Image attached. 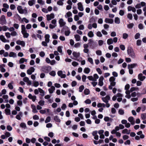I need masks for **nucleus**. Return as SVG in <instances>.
I'll return each mask as SVG.
<instances>
[{"mask_svg":"<svg viewBox=\"0 0 146 146\" xmlns=\"http://www.w3.org/2000/svg\"><path fill=\"white\" fill-rule=\"evenodd\" d=\"M128 54L129 56L133 58H135V55L132 48L131 47H128L127 50Z\"/></svg>","mask_w":146,"mask_h":146,"instance_id":"f257e3e1","label":"nucleus"},{"mask_svg":"<svg viewBox=\"0 0 146 146\" xmlns=\"http://www.w3.org/2000/svg\"><path fill=\"white\" fill-rule=\"evenodd\" d=\"M51 69L52 68L50 66H44L41 67L40 70L45 73H48L51 70Z\"/></svg>","mask_w":146,"mask_h":146,"instance_id":"f03ea898","label":"nucleus"},{"mask_svg":"<svg viewBox=\"0 0 146 146\" xmlns=\"http://www.w3.org/2000/svg\"><path fill=\"white\" fill-rule=\"evenodd\" d=\"M65 32V35L66 36H68L70 33V29L67 26H65L63 27L61 30V33H63Z\"/></svg>","mask_w":146,"mask_h":146,"instance_id":"7ed1b4c3","label":"nucleus"},{"mask_svg":"<svg viewBox=\"0 0 146 146\" xmlns=\"http://www.w3.org/2000/svg\"><path fill=\"white\" fill-rule=\"evenodd\" d=\"M72 54L74 57L75 58L74 59L79 61H80L82 59L80 56V54L79 52L74 51L73 52Z\"/></svg>","mask_w":146,"mask_h":146,"instance_id":"20e7f679","label":"nucleus"},{"mask_svg":"<svg viewBox=\"0 0 146 146\" xmlns=\"http://www.w3.org/2000/svg\"><path fill=\"white\" fill-rule=\"evenodd\" d=\"M6 23V21L5 16L4 15L1 16L0 18V24L3 25L5 24Z\"/></svg>","mask_w":146,"mask_h":146,"instance_id":"39448f33","label":"nucleus"},{"mask_svg":"<svg viewBox=\"0 0 146 146\" xmlns=\"http://www.w3.org/2000/svg\"><path fill=\"white\" fill-rule=\"evenodd\" d=\"M110 98L109 95H107L105 97H103L102 99V100L105 103L108 102L110 100Z\"/></svg>","mask_w":146,"mask_h":146,"instance_id":"423d86ee","label":"nucleus"},{"mask_svg":"<svg viewBox=\"0 0 146 146\" xmlns=\"http://www.w3.org/2000/svg\"><path fill=\"white\" fill-rule=\"evenodd\" d=\"M138 65L136 63H133L131 64H129L127 66V68L128 69H131L134 68L135 67H137Z\"/></svg>","mask_w":146,"mask_h":146,"instance_id":"0eeeda50","label":"nucleus"},{"mask_svg":"<svg viewBox=\"0 0 146 146\" xmlns=\"http://www.w3.org/2000/svg\"><path fill=\"white\" fill-rule=\"evenodd\" d=\"M57 74L61 78H64L66 77V74H63L62 71L61 70L58 71V72Z\"/></svg>","mask_w":146,"mask_h":146,"instance_id":"6e6552de","label":"nucleus"},{"mask_svg":"<svg viewBox=\"0 0 146 146\" xmlns=\"http://www.w3.org/2000/svg\"><path fill=\"white\" fill-rule=\"evenodd\" d=\"M35 69L33 67H30L29 69L27 71V73L29 75H31L32 73L34 72Z\"/></svg>","mask_w":146,"mask_h":146,"instance_id":"1a4fd4ad","label":"nucleus"},{"mask_svg":"<svg viewBox=\"0 0 146 146\" xmlns=\"http://www.w3.org/2000/svg\"><path fill=\"white\" fill-rule=\"evenodd\" d=\"M46 18L48 21L51 20L52 19H53L54 17V15L53 13H51L50 15H46Z\"/></svg>","mask_w":146,"mask_h":146,"instance_id":"9d476101","label":"nucleus"},{"mask_svg":"<svg viewBox=\"0 0 146 146\" xmlns=\"http://www.w3.org/2000/svg\"><path fill=\"white\" fill-rule=\"evenodd\" d=\"M59 23L60 24V27H64V26L66 24V23L64 21L63 19L62 18L60 19Z\"/></svg>","mask_w":146,"mask_h":146,"instance_id":"9b49d317","label":"nucleus"},{"mask_svg":"<svg viewBox=\"0 0 146 146\" xmlns=\"http://www.w3.org/2000/svg\"><path fill=\"white\" fill-rule=\"evenodd\" d=\"M138 78L139 80L141 81H142L145 79V77L144 76H143V74L142 73H140L138 75Z\"/></svg>","mask_w":146,"mask_h":146,"instance_id":"f8f14e48","label":"nucleus"},{"mask_svg":"<svg viewBox=\"0 0 146 146\" xmlns=\"http://www.w3.org/2000/svg\"><path fill=\"white\" fill-rule=\"evenodd\" d=\"M16 43L17 44L21 45L23 47L25 46V43L23 41L18 40L16 41Z\"/></svg>","mask_w":146,"mask_h":146,"instance_id":"ddd939ff","label":"nucleus"},{"mask_svg":"<svg viewBox=\"0 0 146 146\" xmlns=\"http://www.w3.org/2000/svg\"><path fill=\"white\" fill-rule=\"evenodd\" d=\"M78 9L80 11H83L84 10V8L83 5L81 2H79L78 3Z\"/></svg>","mask_w":146,"mask_h":146,"instance_id":"4468645a","label":"nucleus"},{"mask_svg":"<svg viewBox=\"0 0 146 146\" xmlns=\"http://www.w3.org/2000/svg\"><path fill=\"white\" fill-rule=\"evenodd\" d=\"M128 120L131 123V125H134L135 124V121L134 120V118L133 117L131 116L129 117Z\"/></svg>","mask_w":146,"mask_h":146,"instance_id":"2eb2a0df","label":"nucleus"},{"mask_svg":"<svg viewBox=\"0 0 146 146\" xmlns=\"http://www.w3.org/2000/svg\"><path fill=\"white\" fill-rule=\"evenodd\" d=\"M105 22L106 23L112 24L113 22V20L112 19L106 18L105 19Z\"/></svg>","mask_w":146,"mask_h":146,"instance_id":"dca6fc26","label":"nucleus"},{"mask_svg":"<svg viewBox=\"0 0 146 146\" xmlns=\"http://www.w3.org/2000/svg\"><path fill=\"white\" fill-rule=\"evenodd\" d=\"M110 84L108 86V88L110 90H112L113 89V87L116 84L115 82H110Z\"/></svg>","mask_w":146,"mask_h":146,"instance_id":"f3484780","label":"nucleus"},{"mask_svg":"<svg viewBox=\"0 0 146 146\" xmlns=\"http://www.w3.org/2000/svg\"><path fill=\"white\" fill-rule=\"evenodd\" d=\"M17 10H18L19 13L20 14H23V9L22 7L21 6H18L17 7Z\"/></svg>","mask_w":146,"mask_h":146,"instance_id":"a211bd4d","label":"nucleus"},{"mask_svg":"<svg viewBox=\"0 0 146 146\" xmlns=\"http://www.w3.org/2000/svg\"><path fill=\"white\" fill-rule=\"evenodd\" d=\"M50 36L49 34H46L45 35V41L47 43H48L50 41L49 38Z\"/></svg>","mask_w":146,"mask_h":146,"instance_id":"6ab92c4d","label":"nucleus"},{"mask_svg":"<svg viewBox=\"0 0 146 146\" xmlns=\"http://www.w3.org/2000/svg\"><path fill=\"white\" fill-rule=\"evenodd\" d=\"M38 90L39 92L40 93V95L42 96H43L45 95V92L42 89L39 88Z\"/></svg>","mask_w":146,"mask_h":146,"instance_id":"aec40b11","label":"nucleus"},{"mask_svg":"<svg viewBox=\"0 0 146 146\" xmlns=\"http://www.w3.org/2000/svg\"><path fill=\"white\" fill-rule=\"evenodd\" d=\"M55 87L53 86H52L50 88L48 89V91L50 94H52L53 93L54 91L55 90Z\"/></svg>","mask_w":146,"mask_h":146,"instance_id":"412c9836","label":"nucleus"},{"mask_svg":"<svg viewBox=\"0 0 146 146\" xmlns=\"http://www.w3.org/2000/svg\"><path fill=\"white\" fill-rule=\"evenodd\" d=\"M0 39L4 42H7V40L5 38L4 36L3 35L0 36Z\"/></svg>","mask_w":146,"mask_h":146,"instance_id":"4be33fe9","label":"nucleus"},{"mask_svg":"<svg viewBox=\"0 0 146 146\" xmlns=\"http://www.w3.org/2000/svg\"><path fill=\"white\" fill-rule=\"evenodd\" d=\"M22 33L23 35V37L24 38H27L29 35V34L27 33L26 31L23 32Z\"/></svg>","mask_w":146,"mask_h":146,"instance_id":"5701e85b","label":"nucleus"},{"mask_svg":"<svg viewBox=\"0 0 146 146\" xmlns=\"http://www.w3.org/2000/svg\"><path fill=\"white\" fill-rule=\"evenodd\" d=\"M113 43V40L112 38H110L107 40V43L108 45H110Z\"/></svg>","mask_w":146,"mask_h":146,"instance_id":"b1692460","label":"nucleus"},{"mask_svg":"<svg viewBox=\"0 0 146 146\" xmlns=\"http://www.w3.org/2000/svg\"><path fill=\"white\" fill-rule=\"evenodd\" d=\"M9 56L10 57L15 58L16 57V54L14 52H11L9 53Z\"/></svg>","mask_w":146,"mask_h":146,"instance_id":"393cba45","label":"nucleus"},{"mask_svg":"<svg viewBox=\"0 0 146 146\" xmlns=\"http://www.w3.org/2000/svg\"><path fill=\"white\" fill-rule=\"evenodd\" d=\"M35 0H29L28 1V4L29 5L31 6H33L35 3Z\"/></svg>","mask_w":146,"mask_h":146,"instance_id":"a878e982","label":"nucleus"},{"mask_svg":"<svg viewBox=\"0 0 146 146\" xmlns=\"http://www.w3.org/2000/svg\"><path fill=\"white\" fill-rule=\"evenodd\" d=\"M72 13L70 11L68 12L66 14V15H65V17L66 18H67V17H71L72 16Z\"/></svg>","mask_w":146,"mask_h":146,"instance_id":"bb28decb","label":"nucleus"},{"mask_svg":"<svg viewBox=\"0 0 146 146\" xmlns=\"http://www.w3.org/2000/svg\"><path fill=\"white\" fill-rule=\"evenodd\" d=\"M90 71V69L88 68H86L84 70V72L86 74H88Z\"/></svg>","mask_w":146,"mask_h":146,"instance_id":"cd10ccee","label":"nucleus"},{"mask_svg":"<svg viewBox=\"0 0 146 146\" xmlns=\"http://www.w3.org/2000/svg\"><path fill=\"white\" fill-rule=\"evenodd\" d=\"M54 120L56 122H60V120L59 118L58 117L57 115L55 116L54 117Z\"/></svg>","mask_w":146,"mask_h":146,"instance_id":"c85d7f7f","label":"nucleus"},{"mask_svg":"<svg viewBox=\"0 0 146 146\" xmlns=\"http://www.w3.org/2000/svg\"><path fill=\"white\" fill-rule=\"evenodd\" d=\"M104 121H111L112 120V119L109 118L108 117H105L104 118Z\"/></svg>","mask_w":146,"mask_h":146,"instance_id":"c756f323","label":"nucleus"},{"mask_svg":"<svg viewBox=\"0 0 146 146\" xmlns=\"http://www.w3.org/2000/svg\"><path fill=\"white\" fill-rule=\"evenodd\" d=\"M88 35L89 37L91 38L94 36V34L92 31H90L88 33Z\"/></svg>","mask_w":146,"mask_h":146,"instance_id":"7c9ffc66","label":"nucleus"},{"mask_svg":"<svg viewBox=\"0 0 146 146\" xmlns=\"http://www.w3.org/2000/svg\"><path fill=\"white\" fill-rule=\"evenodd\" d=\"M114 21L115 23L117 24H119L120 23V19L118 17H115V18Z\"/></svg>","mask_w":146,"mask_h":146,"instance_id":"2f4dec72","label":"nucleus"},{"mask_svg":"<svg viewBox=\"0 0 146 146\" xmlns=\"http://www.w3.org/2000/svg\"><path fill=\"white\" fill-rule=\"evenodd\" d=\"M74 37L76 41H78L80 40V36L78 35H76L74 36Z\"/></svg>","mask_w":146,"mask_h":146,"instance_id":"473e14b6","label":"nucleus"},{"mask_svg":"<svg viewBox=\"0 0 146 146\" xmlns=\"http://www.w3.org/2000/svg\"><path fill=\"white\" fill-rule=\"evenodd\" d=\"M5 111L6 115H10L11 114V111L10 110L6 108L5 110Z\"/></svg>","mask_w":146,"mask_h":146,"instance_id":"72a5a7b5","label":"nucleus"},{"mask_svg":"<svg viewBox=\"0 0 146 146\" xmlns=\"http://www.w3.org/2000/svg\"><path fill=\"white\" fill-rule=\"evenodd\" d=\"M134 26V24L133 23H130L127 25V27L129 29H132Z\"/></svg>","mask_w":146,"mask_h":146,"instance_id":"f704fd0d","label":"nucleus"},{"mask_svg":"<svg viewBox=\"0 0 146 146\" xmlns=\"http://www.w3.org/2000/svg\"><path fill=\"white\" fill-rule=\"evenodd\" d=\"M20 126L23 128L25 129L26 127V125L25 123L23 122H22L20 124Z\"/></svg>","mask_w":146,"mask_h":146,"instance_id":"c9c22d12","label":"nucleus"},{"mask_svg":"<svg viewBox=\"0 0 146 146\" xmlns=\"http://www.w3.org/2000/svg\"><path fill=\"white\" fill-rule=\"evenodd\" d=\"M140 35L139 33H137L135 34L134 36V38L135 39H137L139 38Z\"/></svg>","mask_w":146,"mask_h":146,"instance_id":"e433bc0d","label":"nucleus"},{"mask_svg":"<svg viewBox=\"0 0 146 146\" xmlns=\"http://www.w3.org/2000/svg\"><path fill=\"white\" fill-rule=\"evenodd\" d=\"M87 78L90 80L96 81V80H95L92 76H89L87 77Z\"/></svg>","mask_w":146,"mask_h":146,"instance_id":"4c0bfd02","label":"nucleus"},{"mask_svg":"<svg viewBox=\"0 0 146 146\" xmlns=\"http://www.w3.org/2000/svg\"><path fill=\"white\" fill-rule=\"evenodd\" d=\"M21 33L26 31V28L25 25H21Z\"/></svg>","mask_w":146,"mask_h":146,"instance_id":"58836bf2","label":"nucleus"},{"mask_svg":"<svg viewBox=\"0 0 146 146\" xmlns=\"http://www.w3.org/2000/svg\"><path fill=\"white\" fill-rule=\"evenodd\" d=\"M138 90L139 88L138 87H132L130 89V91L131 92H132L134 91H137Z\"/></svg>","mask_w":146,"mask_h":146,"instance_id":"ea45409f","label":"nucleus"},{"mask_svg":"<svg viewBox=\"0 0 146 146\" xmlns=\"http://www.w3.org/2000/svg\"><path fill=\"white\" fill-rule=\"evenodd\" d=\"M44 100H40L38 102V104L40 106H43L44 105Z\"/></svg>","mask_w":146,"mask_h":146,"instance_id":"a19ab883","label":"nucleus"},{"mask_svg":"<svg viewBox=\"0 0 146 146\" xmlns=\"http://www.w3.org/2000/svg\"><path fill=\"white\" fill-rule=\"evenodd\" d=\"M49 74L50 75L53 76H54L56 75V72L54 71H52Z\"/></svg>","mask_w":146,"mask_h":146,"instance_id":"79ce46f5","label":"nucleus"},{"mask_svg":"<svg viewBox=\"0 0 146 146\" xmlns=\"http://www.w3.org/2000/svg\"><path fill=\"white\" fill-rule=\"evenodd\" d=\"M122 133L123 134H129V132H128V130L127 129H125L122 130Z\"/></svg>","mask_w":146,"mask_h":146,"instance_id":"37998d69","label":"nucleus"},{"mask_svg":"<svg viewBox=\"0 0 146 146\" xmlns=\"http://www.w3.org/2000/svg\"><path fill=\"white\" fill-rule=\"evenodd\" d=\"M90 90L89 89H86L84 90V94L85 95H88L89 94Z\"/></svg>","mask_w":146,"mask_h":146,"instance_id":"c03bdc74","label":"nucleus"},{"mask_svg":"<svg viewBox=\"0 0 146 146\" xmlns=\"http://www.w3.org/2000/svg\"><path fill=\"white\" fill-rule=\"evenodd\" d=\"M141 117L143 120H145L146 119V113H144L141 114Z\"/></svg>","mask_w":146,"mask_h":146,"instance_id":"a18cd8bd","label":"nucleus"},{"mask_svg":"<svg viewBox=\"0 0 146 146\" xmlns=\"http://www.w3.org/2000/svg\"><path fill=\"white\" fill-rule=\"evenodd\" d=\"M51 120V118L50 117L48 116V117L45 120V123H47L48 122H49Z\"/></svg>","mask_w":146,"mask_h":146,"instance_id":"49530a36","label":"nucleus"},{"mask_svg":"<svg viewBox=\"0 0 146 146\" xmlns=\"http://www.w3.org/2000/svg\"><path fill=\"white\" fill-rule=\"evenodd\" d=\"M84 89V86L83 85L80 86L79 88V91L80 92H82Z\"/></svg>","mask_w":146,"mask_h":146,"instance_id":"de8ad7c7","label":"nucleus"},{"mask_svg":"<svg viewBox=\"0 0 146 146\" xmlns=\"http://www.w3.org/2000/svg\"><path fill=\"white\" fill-rule=\"evenodd\" d=\"M115 78L113 76L111 77L109 79V81L110 82H114L115 80Z\"/></svg>","mask_w":146,"mask_h":146,"instance_id":"09e8293b","label":"nucleus"},{"mask_svg":"<svg viewBox=\"0 0 146 146\" xmlns=\"http://www.w3.org/2000/svg\"><path fill=\"white\" fill-rule=\"evenodd\" d=\"M128 35L126 33H124L123 34V38L124 39H126L128 37Z\"/></svg>","mask_w":146,"mask_h":146,"instance_id":"8fccbe9b","label":"nucleus"},{"mask_svg":"<svg viewBox=\"0 0 146 146\" xmlns=\"http://www.w3.org/2000/svg\"><path fill=\"white\" fill-rule=\"evenodd\" d=\"M127 17L130 20H132L133 18L132 14L131 13H128L127 15Z\"/></svg>","mask_w":146,"mask_h":146,"instance_id":"3c124183","label":"nucleus"},{"mask_svg":"<svg viewBox=\"0 0 146 146\" xmlns=\"http://www.w3.org/2000/svg\"><path fill=\"white\" fill-rule=\"evenodd\" d=\"M88 61L90 62L91 64H93V60L92 58L89 57L88 59Z\"/></svg>","mask_w":146,"mask_h":146,"instance_id":"603ef678","label":"nucleus"},{"mask_svg":"<svg viewBox=\"0 0 146 146\" xmlns=\"http://www.w3.org/2000/svg\"><path fill=\"white\" fill-rule=\"evenodd\" d=\"M119 113L121 115H123L124 114V112L123 110L119 109L118 111Z\"/></svg>","mask_w":146,"mask_h":146,"instance_id":"864d4df0","label":"nucleus"},{"mask_svg":"<svg viewBox=\"0 0 146 146\" xmlns=\"http://www.w3.org/2000/svg\"><path fill=\"white\" fill-rule=\"evenodd\" d=\"M8 86L9 88L10 89L12 90L13 88V86L12 85V84L11 83H9L8 85Z\"/></svg>","mask_w":146,"mask_h":146,"instance_id":"5fc2aeb1","label":"nucleus"},{"mask_svg":"<svg viewBox=\"0 0 146 146\" xmlns=\"http://www.w3.org/2000/svg\"><path fill=\"white\" fill-rule=\"evenodd\" d=\"M17 104L19 106H21L22 105V102L21 100H19L17 101Z\"/></svg>","mask_w":146,"mask_h":146,"instance_id":"6e6d98bb","label":"nucleus"},{"mask_svg":"<svg viewBox=\"0 0 146 146\" xmlns=\"http://www.w3.org/2000/svg\"><path fill=\"white\" fill-rule=\"evenodd\" d=\"M2 27V30L4 31H6L7 30H8V27H7L6 26H3Z\"/></svg>","mask_w":146,"mask_h":146,"instance_id":"4d7b16f0","label":"nucleus"},{"mask_svg":"<svg viewBox=\"0 0 146 146\" xmlns=\"http://www.w3.org/2000/svg\"><path fill=\"white\" fill-rule=\"evenodd\" d=\"M84 102L86 104H89L91 103V101L90 99H88L84 101Z\"/></svg>","mask_w":146,"mask_h":146,"instance_id":"13d9d810","label":"nucleus"},{"mask_svg":"<svg viewBox=\"0 0 146 146\" xmlns=\"http://www.w3.org/2000/svg\"><path fill=\"white\" fill-rule=\"evenodd\" d=\"M141 41L140 40H138L137 41V46H140L141 44Z\"/></svg>","mask_w":146,"mask_h":146,"instance_id":"bf43d9fd","label":"nucleus"},{"mask_svg":"<svg viewBox=\"0 0 146 146\" xmlns=\"http://www.w3.org/2000/svg\"><path fill=\"white\" fill-rule=\"evenodd\" d=\"M104 41L102 40H99L98 41V45L100 46H101L104 43Z\"/></svg>","mask_w":146,"mask_h":146,"instance_id":"052dcab7","label":"nucleus"},{"mask_svg":"<svg viewBox=\"0 0 146 146\" xmlns=\"http://www.w3.org/2000/svg\"><path fill=\"white\" fill-rule=\"evenodd\" d=\"M58 52H59L60 53H62V46H59L58 47L57 49Z\"/></svg>","mask_w":146,"mask_h":146,"instance_id":"680f3d73","label":"nucleus"},{"mask_svg":"<svg viewBox=\"0 0 146 146\" xmlns=\"http://www.w3.org/2000/svg\"><path fill=\"white\" fill-rule=\"evenodd\" d=\"M7 129L8 131H10L12 130V128L10 125H8L7 126Z\"/></svg>","mask_w":146,"mask_h":146,"instance_id":"e2e57ef3","label":"nucleus"},{"mask_svg":"<svg viewBox=\"0 0 146 146\" xmlns=\"http://www.w3.org/2000/svg\"><path fill=\"white\" fill-rule=\"evenodd\" d=\"M96 35L97 36L101 37L102 36V35L100 31H98L96 33Z\"/></svg>","mask_w":146,"mask_h":146,"instance_id":"0e129e2a","label":"nucleus"},{"mask_svg":"<svg viewBox=\"0 0 146 146\" xmlns=\"http://www.w3.org/2000/svg\"><path fill=\"white\" fill-rule=\"evenodd\" d=\"M25 59L24 58H21L19 61V63L20 64L23 63L24 62Z\"/></svg>","mask_w":146,"mask_h":146,"instance_id":"69168bd1","label":"nucleus"},{"mask_svg":"<svg viewBox=\"0 0 146 146\" xmlns=\"http://www.w3.org/2000/svg\"><path fill=\"white\" fill-rule=\"evenodd\" d=\"M17 35V32L15 31L12 32H11V36H16Z\"/></svg>","mask_w":146,"mask_h":146,"instance_id":"338daca9","label":"nucleus"},{"mask_svg":"<svg viewBox=\"0 0 146 146\" xmlns=\"http://www.w3.org/2000/svg\"><path fill=\"white\" fill-rule=\"evenodd\" d=\"M119 47L120 49L122 50H125V47L123 45L121 44L119 46Z\"/></svg>","mask_w":146,"mask_h":146,"instance_id":"774afa93","label":"nucleus"}]
</instances>
